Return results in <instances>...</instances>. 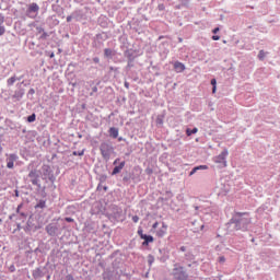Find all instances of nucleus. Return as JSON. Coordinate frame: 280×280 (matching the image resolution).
<instances>
[{
    "label": "nucleus",
    "mask_w": 280,
    "mask_h": 280,
    "mask_svg": "<svg viewBox=\"0 0 280 280\" xmlns=\"http://www.w3.org/2000/svg\"><path fill=\"white\" fill-rule=\"evenodd\" d=\"M28 178L31 179L32 185L38 186V179L40 178V173L36 170H32L28 173Z\"/></svg>",
    "instance_id": "nucleus-5"
},
{
    "label": "nucleus",
    "mask_w": 280,
    "mask_h": 280,
    "mask_svg": "<svg viewBox=\"0 0 280 280\" xmlns=\"http://www.w3.org/2000/svg\"><path fill=\"white\" fill-rule=\"evenodd\" d=\"M47 36H48L47 33H43L42 38L45 39L47 38Z\"/></svg>",
    "instance_id": "nucleus-39"
},
{
    "label": "nucleus",
    "mask_w": 280,
    "mask_h": 280,
    "mask_svg": "<svg viewBox=\"0 0 280 280\" xmlns=\"http://www.w3.org/2000/svg\"><path fill=\"white\" fill-rule=\"evenodd\" d=\"M198 171V168L195 166V168H192V171H190V176H194V174Z\"/></svg>",
    "instance_id": "nucleus-34"
},
{
    "label": "nucleus",
    "mask_w": 280,
    "mask_h": 280,
    "mask_svg": "<svg viewBox=\"0 0 280 280\" xmlns=\"http://www.w3.org/2000/svg\"><path fill=\"white\" fill-rule=\"evenodd\" d=\"M93 92L94 93H96L97 92V88L95 86V88H93Z\"/></svg>",
    "instance_id": "nucleus-43"
},
{
    "label": "nucleus",
    "mask_w": 280,
    "mask_h": 280,
    "mask_svg": "<svg viewBox=\"0 0 280 280\" xmlns=\"http://www.w3.org/2000/svg\"><path fill=\"white\" fill-rule=\"evenodd\" d=\"M109 133H110V136L113 137V138H117L118 137V129H116V128H110L109 129Z\"/></svg>",
    "instance_id": "nucleus-12"
},
{
    "label": "nucleus",
    "mask_w": 280,
    "mask_h": 280,
    "mask_svg": "<svg viewBox=\"0 0 280 280\" xmlns=\"http://www.w3.org/2000/svg\"><path fill=\"white\" fill-rule=\"evenodd\" d=\"M218 32H220V28H219V27L213 28V31H212L213 34H217Z\"/></svg>",
    "instance_id": "nucleus-35"
},
{
    "label": "nucleus",
    "mask_w": 280,
    "mask_h": 280,
    "mask_svg": "<svg viewBox=\"0 0 280 280\" xmlns=\"http://www.w3.org/2000/svg\"><path fill=\"white\" fill-rule=\"evenodd\" d=\"M225 260H226V259H225V257H224V256H220V257H219V262H220V264H224V262H225Z\"/></svg>",
    "instance_id": "nucleus-25"
},
{
    "label": "nucleus",
    "mask_w": 280,
    "mask_h": 280,
    "mask_svg": "<svg viewBox=\"0 0 280 280\" xmlns=\"http://www.w3.org/2000/svg\"><path fill=\"white\" fill-rule=\"evenodd\" d=\"M156 124H158V125H162V124H163V119H162V118H160V117H158V119H156Z\"/></svg>",
    "instance_id": "nucleus-32"
},
{
    "label": "nucleus",
    "mask_w": 280,
    "mask_h": 280,
    "mask_svg": "<svg viewBox=\"0 0 280 280\" xmlns=\"http://www.w3.org/2000/svg\"><path fill=\"white\" fill-rule=\"evenodd\" d=\"M93 61H94L95 63H98V62H100V59H98V58H94Z\"/></svg>",
    "instance_id": "nucleus-41"
},
{
    "label": "nucleus",
    "mask_w": 280,
    "mask_h": 280,
    "mask_svg": "<svg viewBox=\"0 0 280 280\" xmlns=\"http://www.w3.org/2000/svg\"><path fill=\"white\" fill-rule=\"evenodd\" d=\"M119 161H120V159H116L114 162V165H116Z\"/></svg>",
    "instance_id": "nucleus-42"
},
{
    "label": "nucleus",
    "mask_w": 280,
    "mask_h": 280,
    "mask_svg": "<svg viewBox=\"0 0 280 280\" xmlns=\"http://www.w3.org/2000/svg\"><path fill=\"white\" fill-rule=\"evenodd\" d=\"M145 172L150 176L153 173V170L152 168H147Z\"/></svg>",
    "instance_id": "nucleus-33"
},
{
    "label": "nucleus",
    "mask_w": 280,
    "mask_h": 280,
    "mask_svg": "<svg viewBox=\"0 0 280 280\" xmlns=\"http://www.w3.org/2000/svg\"><path fill=\"white\" fill-rule=\"evenodd\" d=\"M125 165H126V162L122 161V162H120V164L118 166H115V168L112 173V176H116V174L120 173L121 170L125 167Z\"/></svg>",
    "instance_id": "nucleus-9"
},
{
    "label": "nucleus",
    "mask_w": 280,
    "mask_h": 280,
    "mask_svg": "<svg viewBox=\"0 0 280 280\" xmlns=\"http://www.w3.org/2000/svg\"><path fill=\"white\" fill-rule=\"evenodd\" d=\"M189 275L186 272L185 267L175 264L173 267V279L175 280H188Z\"/></svg>",
    "instance_id": "nucleus-1"
},
{
    "label": "nucleus",
    "mask_w": 280,
    "mask_h": 280,
    "mask_svg": "<svg viewBox=\"0 0 280 280\" xmlns=\"http://www.w3.org/2000/svg\"><path fill=\"white\" fill-rule=\"evenodd\" d=\"M50 58H54V52H51Z\"/></svg>",
    "instance_id": "nucleus-46"
},
{
    "label": "nucleus",
    "mask_w": 280,
    "mask_h": 280,
    "mask_svg": "<svg viewBox=\"0 0 280 280\" xmlns=\"http://www.w3.org/2000/svg\"><path fill=\"white\" fill-rule=\"evenodd\" d=\"M7 32V28L4 25H0V36H3Z\"/></svg>",
    "instance_id": "nucleus-20"
},
{
    "label": "nucleus",
    "mask_w": 280,
    "mask_h": 280,
    "mask_svg": "<svg viewBox=\"0 0 280 280\" xmlns=\"http://www.w3.org/2000/svg\"><path fill=\"white\" fill-rule=\"evenodd\" d=\"M197 167V171L199 170H208L209 167L207 165H199V166H196Z\"/></svg>",
    "instance_id": "nucleus-24"
},
{
    "label": "nucleus",
    "mask_w": 280,
    "mask_h": 280,
    "mask_svg": "<svg viewBox=\"0 0 280 280\" xmlns=\"http://www.w3.org/2000/svg\"><path fill=\"white\" fill-rule=\"evenodd\" d=\"M104 55L105 57L110 58L114 55V52L110 48H105Z\"/></svg>",
    "instance_id": "nucleus-14"
},
{
    "label": "nucleus",
    "mask_w": 280,
    "mask_h": 280,
    "mask_svg": "<svg viewBox=\"0 0 280 280\" xmlns=\"http://www.w3.org/2000/svg\"><path fill=\"white\" fill-rule=\"evenodd\" d=\"M72 21V16L71 15H68L67 16V22L69 23V22H71Z\"/></svg>",
    "instance_id": "nucleus-36"
},
{
    "label": "nucleus",
    "mask_w": 280,
    "mask_h": 280,
    "mask_svg": "<svg viewBox=\"0 0 280 280\" xmlns=\"http://www.w3.org/2000/svg\"><path fill=\"white\" fill-rule=\"evenodd\" d=\"M198 132V128L194 129H186V136L190 137L191 135H195Z\"/></svg>",
    "instance_id": "nucleus-13"
},
{
    "label": "nucleus",
    "mask_w": 280,
    "mask_h": 280,
    "mask_svg": "<svg viewBox=\"0 0 280 280\" xmlns=\"http://www.w3.org/2000/svg\"><path fill=\"white\" fill-rule=\"evenodd\" d=\"M30 92H31L32 94H34V90H31Z\"/></svg>",
    "instance_id": "nucleus-47"
},
{
    "label": "nucleus",
    "mask_w": 280,
    "mask_h": 280,
    "mask_svg": "<svg viewBox=\"0 0 280 280\" xmlns=\"http://www.w3.org/2000/svg\"><path fill=\"white\" fill-rule=\"evenodd\" d=\"M125 86L128 89V88H129V84H128V83H125Z\"/></svg>",
    "instance_id": "nucleus-44"
},
{
    "label": "nucleus",
    "mask_w": 280,
    "mask_h": 280,
    "mask_svg": "<svg viewBox=\"0 0 280 280\" xmlns=\"http://www.w3.org/2000/svg\"><path fill=\"white\" fill-rule=\"evenodd\" d=\"M138 235H139V236L141 237V240H142L147 234H143V230H142V229H139Z\"/></svg>",
    "instance_id": "nucleus-23"
},
{
    "label": "nucleus",
    "mask_w": 280,
    "mask_h": 280,
    "mask_svg": "<svg viewBox=\"0 0 280 280\" xmlns=\"http://www.w3.org/2000/svg\"><path fill=\"white\" fill-rule=\"evenodd\" d=\"M34 279L40 278V268H37L33 271Z\"/></svg>",
    "instance_id": "nucleus-17"
},
{
    "label": "nucleus",
    "mask_w": 280,
    "mask_h": 280,
    "mask_svg": "<svg viewBox=\"0 0 280 280\" xmlns=\"http://www.w3.org/2000/svg\"><path fill=\"white\" fill-rule=\"evenodd\" d=\"M143 242V246H149L150 243L154 242V237L152 235H144L142 236Z\"/></svg>",
    "instance_id": "nucleus-10"
},
{
    "label": "nucleus",
    "mask_w": 280,
    "mask_h": 280,
    "mask_svg": "<svg viewBox=\"0 0 280 280\" xmlns=\"http://www.w3.org/2000/svg\"><path fill=\"white\" fill-rule=\"evenodd\" d=\"M132 221H133V223L137 224L139 222V217L138 215H133L132 217Z\"/></svg>",
    "instance_id": "nucleus-28"
},
{
    "label": "nucleus",
    "mask_w": 280,
    "mask_h": 280,
    "mask_svg": "<svg viewBox=\"0 0 280 280\" xmlns=\"http://www.w3.org/2000/svg\"><path fill=\"white\" fill-rule=\"evenodd\" d=\"M19 159L16 154H10L7 159V167L8 168H14V163Z\"/></svg>",
    "instance_id": "nucleus-6"
},
{
    "label": "nucleus",
    "mask_w": 280,
    "mask_h": 280,
    "mask_svg": "<svg viewBox=\"0 0 280 280\" xmlns=\"http://www.w3.org/2000/svg\"><path fill=\"white\" fill-rule=\"evenodd\" d=\"M229 155L228 150H223L218 156L214 158V163L222 164L223 167L228 166L226 156Z\"/></svg>",
    "instance_id": "nucleus-3"
},
{
    "label": "nucleus",
    "mask_w": 280,
    "mask_h": 280,
    "mask_svg": "<svg viewBox=\"0 0 280 280\" xmlns=\"http://www.w3.org/2000/svg\"><path fill=\"white\" fill-rule=\"evenodd\" d=\"M154 262V257L152 255L149 256V264L150 266H152V264Z\"/></svg>",
    "instance_id": "nucleus-26"
},
{
    "label": "nucleus",
    "mask_w": 280,
    "mask_h": 280,
    "mask_svg": "<svg viewBox=\"0 0 280 280\" xmlns=\"http://www.w3.org/2000/svg\"><path fill=\"white\" fill-rule=\"evenodd\" d=\"M265 57H266L265 50H259V52H258V59H259V60H264Z\"/></svg>",
    "instance_id": "nucleus-18"
},
{
    "label": "nucleus",
    "mask_w": 280,
    "mask_h": 280,
    "mask_svg": "<svg viewBox=\"0 0 280 280\" xmlns=\"http://www.w3.org/2000/svg\"><path fill=\"white\" fill-rule=\"evenodd\" d=\"M168 226L163 222V226L156 231V236L163 238L167 234Z\"/></svg>",
    "instance_id": "nucleus-7"
},
{
    "label": "nucleus",
    "mask_w": 280,
    "mask_h": 280,
    "mask_svg": "<svg viewBox=\"0 0 280 280\" xmlns=\"http://www.w3.org/2000/svg\"><path fill=\"white\" fill-rule=\"evenodd\" d=\"M51 230H54V228H52V226H49V225H48V226H46V231H47V233H48V234H50V235H51Z\"/></svg>",
    "instance_id": "nucleus-29"
},
{
    "label": "nucleus",
    "mask_w": 280,
    "mask_h": 280,
    "mask_svg": "<svg viewBox=\"0 0 280 280\" xmlns=\"http://www.w3.org/2000/svg\"><path fill=\"white\" fill-rule=\"evenodd\" d=\"M211 85H212V93L215 94L217 93V80L212 79L210 81Z\"/></svg>",
    "instance_id": "nucleus-15"
},
{
    "label": "nucleus",
    "mask_w": 280,
    "mask_h": 280,
    "mask_svg": "<svg viewBox=\"0 0 280 280\" xmlns=\"http://www.w3.org/2000/svg\"><path fill=\"white\" fill-rule=\"evenodd\" d=\"M65 220H66V222H68V223H73V222H74V220H73L72 218H66Z\"/></svg>",
    "instance_id": "nucleus-31"
},
{
    "label": "nucleus",
    "mask_w": 280,
    "mask_h": 280,
    "mask_svg": "<svg viewBox=\"0 0 280 280\" xmlns=\"http://www.w3.org/2000/svg\"><path fill=\"white\" fill-rule=\"evenodd\" d=\"M83 154H84V150H82L81 152H77V151L73 152V155L82 156Z\"/></svg>",
    "instance_id": "nucleus-27"
},
{
    "label": "nucleus",
    "mask_w": 280,
    "mask_h": 280,
    "mask_svg": "<svg viewBox=\"0 0 280 280\" xmlns=\"http://www.w3.org/2000/svg\"><path fill=\"white\" fill-rule=\"evenodd\" d=\"M45 207H46L45 200H40V201L35 206L36 209H45Z\"/></svg>",
    "instance_id": "nucleus-16"
},
{
    "label": "nucleus",
    "mask_w": 280,
    "mask_h": 280,
    "mask_svg": "<svg viewBox=\"0 0 280 280\" xmlns=\"http://www.w3.org/2000/svg\"><path fill=\"white\" fill-rule=\"evenodd\" d=\"M28 122H34L36 121V114H32L31 116L27 117Z\"/></svg>",
    "instance_id": "nucleus-19"
},
{
    "label": "nucleus",
    "mask_w": 280,
    "mask_h": 280,
    "mask_svg": "<svg viewBox=\"0 0 280 280\" xmlns=\"http://www.w3.org/2000/svg\"><path fill=\"white\" fill-rule=\"evenodd\" d=\"M9 271H10L11 273H13V272L16 271V267H15L14 264H12V265L9 267Z\"/></svg>",
    "instance_id": "nucleus-22"
},
{
    "label": "nucleus",
    "mask_w": 280,
    "mask_h": 280,
    "mask_svg": "<svg viewBox=\"0 0 280 280\" xmlns=\"http://www.w3.org/2000/svg\"><path fill=\"white\" fill-rule=\"evenodd\" d=\"M159 9H160L161 11H163V10L165 9L164 4H160V5H159Z\"/></svg>",
    "instance_id": "nucleus-38"
},
{
    "label": "nucleus",
    "mask_w": 280,
    "mask_h": 280,
    "mask_svg": "<svg viewBox=\"0 0 280 280\" xmlns=\"http://www.w3.org/2000/svg\"><path fill=\"white\" fill-rule=\"evenodd\" d=\"M104 191H107V186L104 187Z\"/></svg>",
    "instance_id": "nucleus-45"
},
{
    "label": "nucleus",
    "mask_w": 280,
    "mask_h": 280,
    "mask_svg": "<svg viewBox=\"0 0 280 280\" xmlns=\"http://www.w3.org/2000/svg\"><path fill=\"white\" fill-rule=\"evenodd\" d=\"M67 280H74L71 275L67 276Z\"/></svg>",
    "instance_id": "nucleus-40"
},
{
    "label": "nucleus",
    "mask_w": 280,
    "mask_h": 280,
    "mask_svg": "<svg viewBox=\"0 0 280 280\" xmlns=\"http://www.w3.org/2000/svg\"><path fill=\"white\" fill-rule=\"evenodd\" d=\"M100 150H101V153H102V156L105 159V160H108L109 156H110V150L112 148L109 147L108 143L106 142H103L100 147Z\"/></svg>",
    "instance_id": "nucleus-4"
},
{
    "label": "nucleus",
    "mask_w": 280,
    "mask_h": 280,
    "mask_svg": "<svg viewBox=\"0 0 280 280\" xmlns=\"http://www.w3.org/2000/svg\"><path fill=\"white\" fill-rule=\"evenodd\" d=\"M158 226H159V222H155V223L153 224V230H156Z\"/></svg>",
    "instance_id": "nucleus-37"
},
{
    "label": "nucleus",
    "mask_w": 280,
    "mask_h": 280,
    "mask_svg": "<svg viewBox=\"0 0 280 280\" xmlns=\"http://www.w3.org/2000/svg\"><path fill=\"white\" fill-rule=\"evenodd\" d=\"M16 81H18L16 77H12V78L8 79L7 84H8V86H12L15 84Z\"/></svg>",
    "instance_id": "nucleus-11"
},
{
    "label": "nucleus",
    "mask_w": 280,
    "mask_h": 280,
    "mask_svg": "<svg viewBox=\"0 0 280 280\" xmlns=\"http://www.w3.org/2000/svg\"><path fill=\"white\" fill-rule=\"evenodd\" d=\"M173 68H175V72H177V73H182L186 70L185 65L182 62H178V61L175 62V65H173Z\"/></svg>",
    "instance_id": "nucleus-8"
},
{
    "label": "nucleus",
    "mask_w": 280,
    "mask_h": 280,
    "mask_svg": "<svg viewBox=\"0 0 280 280\" xmlns=\"http://www.w3.org/2000/svg\"><path fill=\"white\" fill-rule=\"evenodd\" d=\"M211 39L212 40H220V35H212Z\"/></svg>",
    "instance_id": "nucleus-30"
},
{
    "label": "nucleus",
    "mask_w": 280,
    "mask_h": 280,
    "mask_svg": "<svg viewBox=\"0 0 280 280\" xmlns=\"http://www.w3.org/2000/svg\"><path fill=\"white\" fill-rule=\"evenodd\" d=\"M4 22H5V16L2 13H0V26H2Z\"/></svg>",
    "instance_id": "nucleus-21"
},
{
    "label": "nucleus",
    "mask_w": 280,
    "mask_h": 280,
    "mask_svg": "<svg viewBox=\"0 0 280 280\" xmlns=\"http://www.w3.org/2000/svg\"><path fill=\"white\" fill-rule=\"evenodd\" d=\"M40 7H38V3L32 2L26 10V15L31 19H36Z\"/></svg>",
    "instance_id": "nucleus-2"
}]
</instances>
